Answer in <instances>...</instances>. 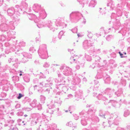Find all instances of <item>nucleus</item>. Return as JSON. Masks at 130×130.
Segmentation results:
<instances>
[{
    "mask_svg": "<svg viewBox=\"0 0 130 130\" xmlns=\"http://www.w3.org/2000/svg\"><path fill=\"white\" fill-rule=\"evenodd\" d=\"M64 21L63 19L60 18H59L56 20L55 22V25L54 26L52 25V23L50 20H48L46 24H44L43 22L42 23V25L43 26H45L46 25L50 29V30L54 31L55 29H57L58 27H61L63 28L66 27L67 25L62 22Z\"/></svg>",
    "mask_w": 130,
    "mask_h": 130,
    "instance_id": "nucleus-1",
    "label": "nucleus"
},
{
    "mask_svg": "<svg viewBox=\"0 0 130 130\" xmlns=\"http://www.w3.org/2000/svg\"><path fill=\"white\" fill-rule=\"evenodd\" d=\"M47 106L48 108L50 109L49 110L47 111V110L46 112L48 113L49 112V116H45V115H44L43 114H42V117L43 121H45L46 122L48 121L50 119V118L51 116V115L52 114H53L54 112H57L59 110V108L56 107V105H55V102L52 101H51L49 102Z\"/></svg>",
    "mask_w": 130,
    "mask_h": 130,
    "instance_id": "nucleus-2",
    "label": "nucleus"
},
{
    "mask_svg": "<svg viewBox=\"0 0 130 130\" xmlns=\"http://www.w3.org/2000/svg\"><path fill=\"white\" fill-rule=\"evenodd\" d=\"M95 112V110L90 109L88 112L83 110L79 113L80 115L82 116L80 117L81 123L83 125L85 126L87 125V121L90 117L89 115H92Z\"/></svg>",
    "mask_w": 130,
    "mask_h": 130,
    "instance_id": "nucleus-3",
    "label": "nucleus"
},
{
    "mask_svg": "<svg viewBox=\"0 0 130 130\" xmlns=\"http://www.w3.org/2000/svg\"><path fill=\"white\" fill-rule=\"evenodd\" d=\"M82 14L78 12H72L70 14V18L71 20L76 22L83 17Z\"/></svg>",
    "mask_w": 130,
    "mask_h": 130,
    "instance_id": "nucleus-4",
    "label": "nucleus"
},
{
    "mask_svg": "<svg viewBox=\"0 0 130 130\" xmlns=\"http://www.w3.org/2000/svg\"><path fill=\"white\" fill-rule=\"evenodd\" d=\"M42 46H44V48H42L41 53V58L45 59L48 57L47 51L46 50V46L45 44H43Z\"/></svg>",
    "mask_w": 130,
    "mask_h": 130,
    "instance_id": "nucleus-5",
    "label": "nucleus"
},
{
    "mask_svg": "<svg viewBox=\"0 0 130 130\" xmlns=\"http://www.w3.org/2000/svg\"><path fill=\"white\" fill-rule=\"evenodd\" d=\"M92 46V44L90 41L85 40L83 42V47L85 50H87L90 48Z\"/></svg>",
    "mask_w": 130,
    "mask_h": 130,
    "instance_id": "nucleus-6",
    "label": "nucleus"
},
{
    "mask_svg": "<svg viewBox=\"0 0 130 130\" xmlns=\"http://www.w3.org/2000/svg\"><path fill=\"white\" fill-rule=\"evenodd\" d=\"M109 116H110V117L108 118L109 123L110 124L113 123L116 124V122L115 121L116 120H115V119H114V120H115V121H114L113 120V118H112V117H113V118H117L118 117V116L117 115L116 113H114V115L112 114H111L110 115L109 114Z\"/></svg>",
    "mask_w": 130,
    "mask_h": 130,
    "instance_id": "nucleus-7",
    "label": "nucleus"
},
{
    "mask_svg": "<svg viewBox=\"0 0 130 130\" xmlns=\"http://www.w3.org/2000/svg\"><path fill=\"white\" fill-rule=\"evenodd\" d=\"M109 116H110V117L108 118L109 123L110 124L113 123L116 124V122L115 121L116 120H115V119H114V120H115V121H114L113 120V118H112V117H113V118H117L118 117V116L117 115L116 113H114V115L112 114H111L110 115L109 114Z\"/></svg>",
    "mask_w": 130,
    "mask_h": 130,
    "instance_id": "nucleus-8",
    "label": "nucleus"
},
{
    "mask_svg": "<svg viewBox=\"0 0 130 130\" xmlns=\"http://www.w3.org/2000/svg\"><path fill=\"white\" fill-rule=\"evenodd\" d=\"M72 73V70L68 67H65L63 71V74L66 76L71 75Z\"/></svg>",
    "mask_w": 130,
    "mask_h": 130,
    "instance_id": "nucleus-9",
    "label": "nucleus"
},
{
    "mask_svg": "<svg viewBox=\"0 0 130 130\" xmlns=\"http://www.w3.org/2000/svg\"><path fill=\"white\" fill-rule=\"evenodd\" d=\"M109 113L107 112V114H105L102 110H100L99 113V116L103 118H107L109 117Z\"/></svg>",
    "mask_w": 130,
    "mask_h": 130,
    "instance_id": "nucleus-10",
    "label": "nucleus"
},
{
    "mask_svg": "<svg viewBox=\"0 0 130 130\" xmlns=\"http://www.w3.org/2000/svg\"><path fill=\"white\" fill-rule=\"evenodd\" d=\"M47 130H59L57 128V125L55 124H52L47 126Z\"/></svg>",
    "mask_w": 130,
    "mask_h": 130,
    "instance_id": "nucleus-11",
    "label": "nucleus"
},
{
    "mask_svg": "<svg viewBox=\"0 0 130 130\" xmlns=\"http://www.w3.org/2000/svg\"><path fill=\"white\" fill-rule=\"evenodd\" d=\"M107 6L108 7H109L111 9H113V8L114 7V2L112 0H108Z\"/></svg>",
    "mask_w": 130,
    "mask_h": 130,
    "instance_id": "nucleus-12",
    "label": "nucleus"
},
{
    "mask_svg": "<svg viewBox=\"0 0 130 130\" xmlns=\"http://www.w3.org/2000/svg\"><path fill=\"white\" fill-rule=\"evenodd\" d=\"M47 16V14L44 10L41 9V18L44 19Z\"/></svg>",
    "mask_w": 130,
    "mask_h": 130,
    "instance_id": "nucleus-13",
    "label": "nucleus"
},
{
    "mask_svg": "<svg viewBox=\"0 0 130 130\" xmlns=\"http://www.w3.org/2000/svg\"><path fill=\"white\" fill-rule=\"evenodd\" d=\"M96 3V2L95 1L92 0L90 1L89 6L91 7H94Z\"/></svg>",
    "mask_w": 130,
    "mask_h": 130,
    "instance_id": "nucleus-14",
    "label": "nucleus"
},
{
    "mask_svg": "<svg viewBox=\"0 0 130 130\" xmlns=\"http://www.w3.org/2000/svg\"><path fill=\"white\" fill-rule=\"evenodd\" d=\"M66 126H70V127H72L73 128H75L77 126L75 124H74L73 125V124L72 122L70 121L67 123L66 124Z\"/></svg>",
    "mask_w": 130,
    "mask_h": 130,
    "instance_id": "nucleus-15",
    "label": "nucleus"
},
{
    "mask_svg": "<svg viewBox=\"0 0 130 130\" xmlns=\"http://www.w3.org/2000/svg\"><path fill=\"white\" fill-rule=\"evenodd\" d=\"M120 25V24L119 20L117 21V22L113 24V27L115 29H118Z\"/></svg>",
    "mask_w": 130,
    "mask_h": 130,
    "instance_id": "nucleus-16",
    "label": "nucleus"
},
{
    "mask_svg": "<svg viewBox=\"0 0 130 130\" xmlns=\"http://www.w3.org/2000/svg\"><path fill=\"white\" fill-rule=\"evenodd\" d=\"M74 83L73 84L74 85L78 84L80 82V80L79 78L77 77L74 79Z\"/></svg>",
    "mask_w": 130,
    "mask_h": 130,
    "instance_id": "nucleus-17",
    "label": "nucleus"
},
{
    "mask_svg": "<svg viewBox=\"0 0 130 130\" xmlns=\"http://www.w3.org/2000/svg\"><path fill=\"white\" fill-rule=\"evenodd\" d=\"M112 101V102H114V103L112 104L113 106L114 107L116 108H119L120 107V105L119 103L116 101L114 102L113 101Z\"/></svg>",
    "mask_w": 130,
    "mask_h": 130,
    "instance_id": "nucleus-18",
    "label": "nucleus"
},
{
    "mask_svg": "<svg viewBox=\"0 0 130 130\" xmlns=\"http://www.w3.org/2000/svg\"><path fill=\"white\" fill-rule=\"evenodd\" d=\"M122 91L121 89H119L115 93V94L116 95L117 97L120 96V95L122 93Z\"/></svg>",
    "mask_w": 130,
    "mask_h": 130,
    "instance_id": "nucleus-19",
    "label": "nucleus"
},
{
    "mask_svg": "<svg viewBox=\"0 0 130 130\" xmlns=\"http://www.w3.org/2000/svg\"><path fill=\"white\" fill-rule=\"evenodd\" d=\"M114 91L113 89L112 90L109 88L106 89L105 90V92L108 94H109L110 93H112Z\"/></svg>",
    "mask_w": 130,
    "mask_h": 130,
    "instance_id": "nucleus-20",
    "label": "nucleus"
},
{
    "mask_svg": "<svg viewBox=\"0 0 130 130\" xmlns=\"http://www.w3.org/2000/svg\"><path fill=\"white\" fill-rule=\"evenodd\" d=\"M114 38V36L112 35H109L106 37V39L107 40L109 41L112 39Z\"/></svg>",
    "mask_w": 130,
    "mask_h": 130,
    "instance_id": "nucleus-21",
    "label": "nucleus"
},
{
    "mask_svg": "<svg viewBox=\"0 0 130 130\" xmlns=\"http://www.w3.org/2000/svg\"><path fill=\"white\" fill-rule=\"evenodd\" d=\"M130 112L128 110H126L124 112V116L125 117H127L129 115Z\"/></svg>",
    "mask_w": 130,
    "mask_h": 130,
    "instance_id": "nucleus-22",
    "label": "nucleus"
},
{
    "mask_svg": "<svg viewBox=\"0 0 130 130\" xmlns=\"http://www.w3.org/2000/svg\"><path fill=\"white\" fill-rule=\"evenodd\" d=\"M92 120L94 121H95L96 122H98L99 121V119L96 116H94L92 118Z\"/></svg>",
    "mask_w": 130,
    "mask_h": 130,
    "instance_id": "nucleus-23",
    "label": "nucleus"
},
{
    "mask_svg": "<svg viewBox=\"0 0 130 130\" xmlns=\"http://www.w3.org/2000/svg\"><path fill=\"white\" fill-rule=\"evenodd\" d=\"M64 33V32L63 31H61L59 32V34L58 35V37L59 39H60L61 38L62 36L63 35Z\"/></svg>",
    "mask_w": 130,
    "mask_h": 130,
    "instance_id": "nucleus-24",
    "label": "nucleus"
},
{
    "mask_svg": "<svg viewBox=\"0 0 130 130\" xmlns=\"http://www.w3.org/2000/svg\"><path fill=\"white\" fill-rule=\"evenodd\" d=\"M85 57L87 61H90L91 60V57L86 54H85Z\"/></svg>",
    "mask_w": 130,
    "mask_h": 130,
    "instance_id": "nucleus-25",
    "label": "nucleus"
},
{
    "mask_svg": "<svg viewBox=\"0 0 130 130\" xmlns=\"http://www.w3.org/2000/svg\"><path fill=\"white\" fill-rule=\"evenodd\" d=\"M104 81L106 83H109L110 80V78L109 76H108L105 79H104Z\"/></svg>",
    "mask_w": 130,
    "mask_h": 130,
    "instance_id": "nucleus-26",
    "label": "nucleus"
},
{
    "mask_svg": "<svg viewBox=\"0 0 130 130\" xmlns=\"http://www.w3.org/2000/svg\"><path fill=\"white\" fill-rule=\"evenodd\" d=\"M93 97H96L97 98L98 97H101L102 96V95L101 94H99L98 95L97 93H93Z\"/></svg>",
    "mask_w": 130,
    "mask_h": 130,
    "instance_id": "nucleus-27",
    "label": "nucleus"
},
{
    "mask_svg": "<svg viewBox=\"0 0 130 130\" xmlns=\"http://www.w3.org/2000/svg\"><path fill=\"white\" fill-rule=\"evenodd\" d=\"M50 64L49 63L45 62L43 65V67L46 68H47L49 67Z\"/></svg>",
    "mask_w": 130,
    "mask_h": 130,
    "instance_id": "nucleus-28",
    "label": "nucleus"
},
{
    "mask_svg": "<svg viewBox=\"0 0 130 130\" xmlns=\"http://www.w3.org/2000/svg\"><path fill=\"white\" fill-rule=\"evenodd\" d=\"M100 61L99 60H98L97 61L96 60L95 62L94 63L96 67H99L100 66Z\"/></svg>",
    "mask_w": 130,
    "mask_h": 130,
    "instance_id": "nucleus-29",
    "label": "nucleus"
},
{
    "mask_svg": "<svg viewBox=\"0 0 130 130\" xmlns=\"http://www.w3.org/2000/svg\"><path fill=\"white\" fill-rule=\"evenodd\" d=\"M55 102L59 104V105H60L62 103V101H61L60 98H58L56 101H55Z\"/></svg>",
    "mask_w": 130,
    "mask_h": 130,
    "instance_id": "nucleus-30",
    "label": "nucleus"
},
{
    "mask_svg": "<svg viewBox=\"0 0 130 130\" xmlns=\"http://www.w3.org/2000/svg\"><path fill=\"white\" fill-rule=\"evenodd\" d=\"M87 36L89 38H91L92 37L93 35L91 32H88L87 34Z\"/></svg>",
    "mask_w": 130,
    "mask_h": 130,
    "instance_id": "nucleus-31",
    "label": "nucleus"
},
{
    "mask_svg": "<svg viewBox=\"0 0 130 130\" xmlns=\"http://www.w3.org/2000/svg\"><path fill=\"white\" fill-rule=\"evenodd\" d=\"M77 29L76 28H74L71 30L73 33H76L77 32Z\"/></svg>",
    "mask_w": 130,
    "mask_h": 130,
    "instance_id": "nucleus-32",
    "label": "nucleus"
},
{
    "mask_svg": "<svg viewBox=\"0 0 130 130\" xmlns=\"http://www.w3.org/2000/svg\"><path fill=\"white\" fill-rule=\"evenodd\" d=\"M74 57H71L70 58V62L71 63L74 62L75 60V59L74 58Z\"/></svg>",
    "mask_w": 130,
    "mask_h": 130,
    "instance_id": "nucleus-33",
    "label": "nucleus"
},
{
    "mask_svg": "<svg viewBox=\"0 0 130 130\" xmlns=\"http://www.w3.org/2000/svg\"><path fill=\"white\" fill-rule=\"evenodd\" d=\"M116 14L114 13H112L111 14V18H114L115 17Z\"/></svg>",
    "mask_w": 130,
    "mask_h": 130,
    "instance_id": "nucleus-34",
    "label": "nucleus"
},
{
    "mask_svg": "<svg viewBox=\"0 0 130 130\" xmlns=\"http://www.w3.org/2000/svg\"><path fill=\"white\" fill-rule=\"evenodd\" d=\"M74 117H75V119L76 120H78L79 118L78 117L76 114L74 115Z\"/></svg>",
    "mask_w": 130,
    "mask_h": 130,
    "instance_id": "nucleus-35",
    "label": "nucleus"
},
{
    "mask_svg": "<svg viewBox=\"0 0 130 130\" xmlns=\"http://www.w3.org/2000/svg\"><path fill=\"white\" fill-rule=\"evenodd\" d=\"M96 67L94 63L92 64V65L90 66V67L92 69H93L95 67Z\"/></svg>",
    "mask_w": 130,
    "mask_h": 130,
    "instance_id": "nucleus-36",
    "label": "nucleus"
},
{
    "mask_svg": "<svg viewBox=\"0 0 130 130\" xmlns=\"http://www.w3.org/2000/svg\"><path fill=\"white\" fill-rule=\"evenodd\" d=\"M119 53L120 54V55L121 58L124 57H125V56H123V54L121 53L120 52H119Z\"/></svg>",
    "mask_w": 130,
    "mask_h": 130,
    "instance_id": "nucleus-37",
    "label": "nucleus"
},
{
    "mask_svg": "<svg viewBox=\"0 0 130 130\" xmlns=\"http://www.w3.org/2000/svg\"><path fill=\"white\" fill-rule=\"evenodd\" d=\"M48 82L50 83V84H52V80L51 79V78H49L47 80Z\"/></svg>",
    "mask_w": 130,
    "mask_h": 130,
    "instance_id": "nucleus-38",
    "label": "nucleus"
},
{
    "mask_svg": "<svg viewBox=\"0 0 130 130\" xmlns=\"http://www.w3.org/2000/svg\"><path fill=\"white\" fill-rule=\"evenodd\" d=\"M120 32H121V33H122V32H123V33L122 34V35H125L126 32L125 30L124 32H123V30H121Z\"/></svg>",
    "mask_w": 130,
    "mask_h": 130,
    "instance_id": "nucleus-39",
    "label": "nucleus"
},
{
    "mask_svg": "<svg viewBox=\"0 0 130 130\" xmlns=\"http://www.w3.org/2000/svg\"><path fill=\"white\" fill-rule=\"evenodd\" d=\"M68 51L70 52L71 54L72 53L73 54V52H74L73 51V50H71L70 49H68Z\"/></svg>",
    "mask_w": 130,
    "mask_h": 130,
    "instance_id": "nucleus-40",
    "label": "nucleus"
},
{
    "mask_svg": "<svg viewBox=\"0 0 130 130\" xmlns=\"http://www.w3.org/2000/svg\"><path fill=\"white\" fill-rule=\"evenodd\" d=\"M117 130H124V129L121 127H118L117 128Z\"/></svg>",
    "mask_w": 130,
    "mask_h": 130,
    "instance_id": "nucleus-41",
    "label": "nucleus"
},
{
    "mask_svg": "<svg viewBox=\"0 0 130 130\" xmlns=\"http://www.w3.org/2000/svg\"><path fill=\"white\" fill-rule=\"evenodd\" d=\"M23 96V95H22L21 93H19V96L18 97V98H21Z\"/></svg>",
    "mask_w": 130,
    "mask_h": 130,
    "instance_id": "nucleus-42",
    "label": "nucleus"
},
{
    "mask_svg": "<svg viewBox=\"0 0 130 130\" xmlns=\"http://www.w3.org/2000/svg\"><path fill=\"white\" fill-rule=\"evenodd\" d=\"M57 73L58 74V76L59 77H60L61 76V74L59 73V71H57Z\"/></svg>",
    "mask_w": 130,
    "mask_h": 130,
    "instance_id": "nucleus-43",
    "label": "nucleus"
},
{
    "mask_svg": "<svg viewBox=\"0 0 130 130\" xmlns=\"http://www.w3.org/2000/svg\"><path fill=\"white\" fill-rule=\"evenodd\" d=\"M75 68L77 69H79L80 68V66L79 65H77L76 66Z\"/></svg>",
    "mask_w": 130,
    "mask_h": 130,
    "instance_id": "nucleus-44",
    "label": "nucleus"
},
{
    "mask_svg": "<svg viewBox=\"0 0 130 130\" xmlns=\"http://www.w3.org/2000/svg\"><path fill=\"white\" fill-rule=\"evenodd\" d=\"M68 97H73V95L72 94H69L68 95Z\"/></svg>",
    "mask_w": 130,
    "mask_h": 130,
    "instance_id": "nucleus-45",
    "label": "nucleus"
},
{
    "mask_svg": "<svg viewBox=\"0 0 130 130\" xmlns=\"http://www.w3.org/2000/svg\"><path fill=\"white\" fill-rule=\"evenodd\" d=\"M128 52L130 54V47H128L127 49Z\"/></svg>",
    "mask_w": 130,
    "mask_h": 130,
    "instance_id": "nucleus-46",
    "label": "nucleus"
},
{
    "mask_svg": "<svg viewBox=\"0 0 130 130\" xmlns=\"http://www.w3.org/2000/svg\"><path fill=\"white\" fill-rule=\"evenodd\" d=\"M63 67V66H62L60 68V69L61 70H62V69H64V67Z\"/></svg>",
    "mask_w": 130,
    "mask_h": 130,
    "instance_id": "nucleus-47",
    "label": "nucleus"
},
{
    "mask_svg": "<svg viewBox=\"0 0 130 130\" xmlns=\"http://www.w3.org/2000/svg\"><path fill=\"white\" fill-rule=\"evenodd\" d=\"M127 41L130 44V37L127 39Z\"/></svg>",
    "mask_w": 130,
    "mask_h": 130,
    "instance_id": "nucleus-48",
    "label": "nucleus"
},
{
    "mask_svg": "<svg viewBox=\"0 0 130 130\" xmlns=\"http://www.w3.org/2000/svg\"><path fill=\"white\" fill-rule=\"evenodd\" d=\"M83 23L84 24H85L86 23V20L85 19H83Z\"/></svg>",
    "mask_w": 130,
    "mask_h": 130,
    "instance_id": "nucleus-49",
    "label": "nucleus"
},
{
    "mask_svg": "<svg viewBox=\"0 0 130 130\" xmlns=\"http://www.w3.org/2000/svg\"><path fill=\"white\" fill-rule=\"evenodd\" d=\"M91 106V105H89L88 104H87L86 105V107H90Z\"/></svg>",
    "mask_w": 130,
    "mask_h": 130,
    "instance_id": "nucleus-50",
    "label": "nucleus"
},
{
    "mask_svg": "<svg viewBox=\"0 0 130 130\" xmlns=\"http://www.w3.org/2000/svg\"><path fill=\"white\" fill-rule=\"evenodd\" d=\"M123 82H124V83L123 84V86H125V85L126 84L125 81H123Z\"/></svg>",
    "mask_w": 130,
    "mask_h": 130,
    "instance_id": "nucleus-51",
    "label": "nucleus"
},
{
    "mask_svg": "<svg viewBox=\"0 0 130 130\" xmlns=\"http://www.w3.org/2000/svg\"><path fill=\"white\" fill-rule=\"evenodd\" d=\"M43 44H42V45H43ZM42 50H41V53H42V48H45L44 46H43V47H42Z\"/></svg>",
    "mask_w": 130,
    "mask_h": 130,
    "instance_id": "nucleus-52",
    "label": "nucleus"
},
{
    "mask_svg": "<svg viewBox=\"0 0 130 130\" xmlns=\"http://www.w3.org/2000/svg\"><path fill=\"white\" fill-rule=\"evenodd\" d=\"M77 36H78V37H82V36L81 35H80L79 34H77Z\"/></svg>",
    "mask_w": 130,
    "mask_h": 130,
    "instance_id": "nucleus-53",
    "label": "nucleus"
},
{
    "mask_svg": "<svg viewBox=\"0 0 130 130\" xmlns=\"http://www.w3.org/2000/svg\"><path fill=\"white\" fill-rule=\"evenodd\" d=\"M72 108V107H71V106H70L69 108V111H70V110L71 109V108Z\"/></svg>",
    "mask_w": 130,
    "mask_h": 130,
    "instance_id": "nucleus-54",
    "label": "nucleus"
},
{
    "mask_svg": "<svg viewBox=\"0 0 130 130\" xmlns=\"http://www.w3.org/2000/svg\"><path fill=\"white\" fill-rule=\"evenodd\" d=\"M49 91H50V90L48 89H47L46 90V91H48V93H49Z\"/></svg>",
    "mask_w": 130,
    "mask_h": 130,
    "instance_id": "nucleus-55",
    "label": "nucleus"
},
{
    "mask_svg": "<svg viewBox=\"0 0 130 130\" xmlns=\"http://www.w3.org/2000/svg\"><path fill=\"white\" fill-rule=\"evenodd\" d=\"M60 92H58L57 93H56V94L60 95Z\"/></svg>",
    "mask_w": 130,
    "mask_h": 130,
    "instance_id": "nucleus-56",
    "label": "nucleus"
},
{
    "mask_svg": "<svg viewBox=\"0 0 130 130\" xmlns=\"http://www.w3.org/2000/svg\"><path fill=\"white\" fill-rule=\"evenodd\" d=\"M105 31H106L105 32H107V33H108V32H110V31H107V30H105Z\"/></svg>",
    "mask_w": 130,
    "mask_h": 130,
    "instance_id": "nucleus-57",
    "label": "nucleus"
},
{
    "mask_svg": "<svg viewBox=\"0 0 130 130\" xmlns=\"http://www.w3.org/2000/svg\"><path fill=\"white\" fill-rule=\"evenodd\" d=\"M83 130H89L87 129L86 128H84L83 129Z\"/></svg>",
    "mask_w": 130,
    "mask_h": 130,
    "instance_id": "nucleus-58",
    "label": "nucleus"
},
{
    "mask_svg": "<svg viewBox=\"0 0 130 130\" xmlns=\"http://www.w3.org/2000/svg\"><path fill=\"white\" fill-rule=\"evenodd\" d=\"M80 92H81V94L80 95H81V94H82V92H83L81 90H80Z\"/></svg>",
    "mask_w": 130,
    "mask_h": 130,
    "instance_id": "nucleus-59",
    "label": "nucleus"
},
{
    "mask_svg": "<svg viewBox=\"0 0 130 130\" xmlns=\"http://www.w3.org/2000/svg\"><path fill=\"white\" fill-rule=\"evenodd\" d=\"M123 53L125 55H126V52H124Z\"/></svg>",
    "mask_w": 130,
    "mask_h": 130,
    "instance_id": "nucleus-60",
    "label": "nucleus"
},
{
    "mask_svg": "<svg viewBox=\"0 0 130 130\" xmlns=\"http://www.w3.org/2000/svg\"><path fill=\"white\" fill-rule=\"evenodd\" d=\"M42 78H44L45 77V76H43L42 77Z\"/></svg>",
    "mask_w": 130,
    "mask_h": 130,
    "instance_id": "nucleus-61",
    "label": "nucleus"
},
{
    "mask_svg": "<svg viewBox=\"0 0 130 130\" xmlns=\"http://www.w3.org/2000/svg\"><path fill=\"white\" fill-rule=\"evenodd\" d=\"M22 75V74H20V76H21Z\"/></svg>",
    "mask_w": 130,
    "mask_h": 130,
    "instance_id": "nucleus-62",
    "label": "nucleus"
},
{
    "mask_svg": "<svg viewBox=\"0 0 130 130\" xmlns=\"http://www.w3.org/2000/svg\"><path fill=\"white\" fill-rule=\"evenodd\" d=\"M109 101H108L107 102H106V103H109Z\"/></svg>",
    "mask_w": 130,
    "mask_h": 130,
    "instance_id": "nucleus-63",
    "label": "nucleus"
},
{
    "mask_svg": "<svg viewBox=\"0 0 130 130\" xmlns=\"http://www.w3.org/2000/svg\"><path fill=\"white\" fill-rule=\"evenodd\" d=\"M68 111L67 110H66L65 111V112H67Z\"/></svg>",
    "mask_w": 130,
    "mask_h": 130,
    "instance_id": "nucleus-64",
    "label": "nucleus"
}]
</instances>
